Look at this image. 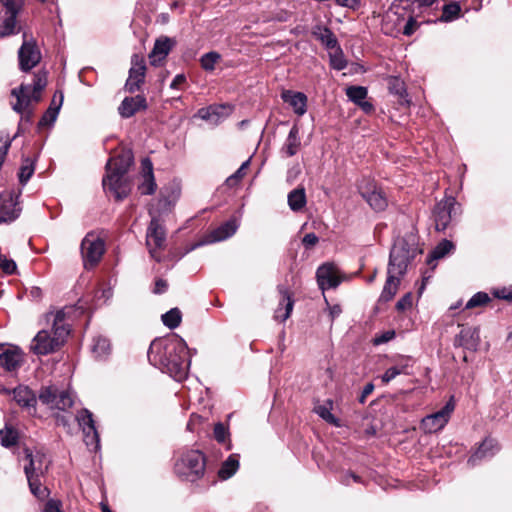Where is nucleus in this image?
I'll use <instances>...</instances> for the list:
<instances>
[{"label":"nucleus","instance_id":"1","mask_svg":"<svg viewBox=\"0 0 512 512\" xmlns=\"http://www.w3.org/2000/svg\"><path fill=\"white\" fill-rule=\"evenodd\" d=\"M151 364L168 373L177 381L186 378L190 367L189 350L185 341L176 334L155 339L148 350Z\"/></svg>","mask_w":512,"mask_h":512},{"label":"nucleus","instance_id":"2","mask_svg":"<svg viewBox=\"0 0 512 512\" xmlns=\"http://www.w3.org/2000/svg\"><path fill=\"white\" fill-rule=\"evenodd\" d=\"M47 321L52 323V327L40 330L30 345V350L36 355H47L59 350L70 333L65 310L47 314Z\"/></svg>","mask_w":512,"mask_h":512},{"label":"nucleus","instance_id":"3","mask_svg":"<svg viewBox=\"0 0 512 512\" xmlns=\"http://www.w3.org/2000/svg\"><path fill=\"white\" fill-rule=\"evenodd\" d=\"M132 163L133 154L127 150L111 158L106 165L107 174L103 178V187L117 200L126 198L131 191V184L125 178V174Z\"/></svg>","mask_w":512,"mask_h":512},{"label":"nucleus","instance_id":"4","mask_svg":"<svg viewBox=\"0 0 512 512\" xmlns=\"http://www.w3.org/2000/svg\"><path fill=\"white\" fill-rule=\"evenodd\" d=\"M415 234L408 233L395 240L390 252L389 265L394 270L406 272L409 263L421 253Z\"/></svg>","mask_w":512,"mask_h":512},{"label":"nucleus","instance_id":"5","mask_svg":"<svg viewBox=\"0 0 512 512\" xmlns=\"http://www.w3.org/2000/svg\"><path fill=\"white\" fill-rule=\"evenodd\" d=\"M206 461L202 452L190 450L181 455L175 463V472L189 481H195L205 472Z\"/></svg>","mask_w":512,"mask_h":512},{"label":"nucleus","instance_id":"6","mask_svg":"<svg viewBox=\"0 0 512 512\" xmlns=\"http://www.w3.org/2000/svg\"><path fill=\"white\" fill-rule=\"evenodd\" d=\"M47 85L46 73H38L34 77L33 86L21 85L19 89L12 90V95L17 98L13 109L17 112L26 110L32 102L37 103L41 98V92Z\"/></svg>","mask_w":512,"mask_h":512},{"label":"nucleus","instance_id":"7","mask_svg":"<svg viewBox=\"0 0 512 512\" xmlns=\"http://www.w3.org/2000/svg\"><path fill=\"white\" fill-rule=\"evenodd\" d=\"M104 252L105 243L103 239L94 233H88L81 242V255L86 269L95 267Z\"/></svg>","mask_w":512,"mask_h":512},{"label":"nucleus","instance_id":"8","mask_svg":"<svg viewBox=\"0 0 512 512\" xmlns=\"http://www.w3.org/2000/svg\"><path fill=\"white\" fill-rule=\"evenodd\" d=\"M39 400L51 409L65 411L72 407L73 399L71 394L65 390H59L51 385L43 387L39 393Z\"/></svg>","mask_w":512,"mask_h":512},{"label":"nucleus","instance_id":"9","mask_svg":"<svg viewBox=\"0 0 512 512\" xmlns=\"http://www.w3.org/2000/svg\"><path fill=\"white\" fill-rule=\"evenodd\" d=\"M146 245L152 258L160 261V253L166 245V232L159 220L155 217L147 228Z\"/></svg>","mask_w":512,"mask_h":512},{"label":"nucleus","instance_id":"10","mask_svg":"<svg viewBox=\"0 0 512 512\" xmlns=\"http://www.w3.org/2000/svg\"><path fill=\"white\" fill-rule=\"evenodd\" d=\"M454 409L455 402L454 398L451 397L441 410L422 419L421 429L425 433H435L441 430L448 423Z\"/></svg>","mask_w":512,"mask_h":512},{"label":"nucleus","instance_id":"11","mask_svg":"<svg viewBox=\"0 0 512 512\" xmlns=\"http://www.w3.org/2000/svg\"><path fill=\"white\" fill-rule=\"evenodd\" d=\"M458 207L454 197H446L436 204L433 215L437 231H444L448 227L453 217L456 216Z\"/></svg>","mask_w":512,"mask_h":512},{"label":"nucleus","instance_id":"12","mask_svg":"<svg viewBox=\"0 0 512 512\" xmlns=\"http://www.w3.org/2000/svg\"><path fill=\"white\" fill-rule=\"evenodd\" d=\"M18 198L19 194L11 190H4L0 193V223H10L19 217L21 207Z\"/></svg>","mask_w":512,"mask_h":512},{"label":"nucleus","instance_id":"13","mask_svg":"<svg viewBox=\"0 0 512 512\" xmlns=\"http://www.w3.org/2000/svg\"><path fill=\"white\" fill-rule=\"evenodd\" d=\"M76 420L83 431L86 445L97 450L99 448V435L92 413L87 409H82L77 413Z\"/></svg>","mask_w":512,"mask_h":512},{"label":"nucleus","instance_id":"14","mask_svg":"<svg viewBox=\"0 0 512 512\" xmlns=\"http://www.w3.org/2000/svg\"><path fill=\"white\" fill-rule=\"evenodd\" d=\"M316 279L322 291L338 287L343 277L333 263H324L316 271Z\"/></svg>","mask_w":512,"mask_h":512},{"label":"nucleus","instance_id":"15","mask_svg":"<svg viewBox=\"0 0 512 512\" xmlns=\"http://www.w3.org/2000/svg\"><path fill=\"white\" fill-rule=\"evenodd\" d=\"M131 68L129 76L125 84L128 92L134 93L140 89L141 84L144 83L146 75V64L142 56L134 54L131 59Z\"/></svg>","mask_w":512,"mask_h":512},{"label":"nucleus","instance_id":"16","mask_svg":"<svg viewBox=\"0 0 512 512\" xmlns=\"http://www.w3.org/2000/svg\"><path fill=\"white\" fill-rule=\"evenodd\" d=\"M18 58L20 69L28 72L38 65L41 60V53L34 42L24 41L18 51Z\"/></svg>","mask_w":512,"mask_h":512},{"label":"nucleus","instance_id":"17","mask_svg":"<svg viewBox=\"0 0 512 512\" xmlns=\"http://www.w3.org/2000/svg\"><path fill=\"white\" fill-rule=\"evenodd\" d=\"M176 40L168 36H160L155 40L154 47L148 57L152 66H159L165 61L171 50L175 47Z\"/></svg>","mask_w":512,"mask_h":512},{"label":"nucleus","instance_id":"18","mask_svg":"<svg viewBox=\"0 0 512 512\" xmlns=\"http://www.w3.org/2000/svg\"><path fill=\"white\" fill-rule=\"evenodd\" d=\"M156 188L153 164L149 158H144L141 161L138 190L142 195H151L156 191Z\"/></svg>","mask_w":512,"mask_h":512},{"label":"nucleus","instance_id":"19","mask_svg":"<svg viewBox=\"0 0 512 512\" xmlns=\"http://www.w3.org/2000/svg\"><path fill=\"white\" fill-rule=\"evenodd\" d=\"M394 364L389 367L381 376V381L388 384L399 375H409L413 366V359L410 356L399 355L393 359Z\"/></svg>","mask_w":512,"mask_h":512},{"label":"nucleus","instance_id":"20","mask_svg":"<svg viewBox=\"0 0 512 512\" xmlns=\"http://www.w3.org/2000/svg\"><path fill=\"white\" fill-rule=\"evenodd\" d=\"M277 290L281 296L278 307L275 309L274 318L280 322L286 321L293 310L294 300L292 293L283 285H278Z\"/></svg>","mask_w":512,"mask_h":512},{"label":"nucleus","instance_id":"21","mask_svg":"<svg viewBox=\"0 0 512 512\" xmlns=\"http://www.w3.org/2000/svg\"><path fill=\"white\" fill-rule=\"evenodd\" d=\"M359 191L372 209L376 211H383L387 207V199L384 193L376 186L360 185Z\"/></svg>","mask_w":512,"mask_h":512},{"label":"nucleus","instance_id":"22","mask_svg":"<svg viewBox=\"0 0 512 512\" xmlns=\"http://www.w3.org/2000/svg\"><path fill=\"white\" fill-rule=\"evenodd\" d=\"M231 112L232 106L221 104L201 108L198 110L197 115L201 119L216 125L227 118Z\"/></svg>","mask_w":512,"mask_h":512},{"label":"nucleus","instance_id":"23","mask_svg":"<svg viewBox=\"0 0 512 512\" xmlns=\"http://www.w3.org/2000/svg\"><path fill=\"white\" fill-rule=\"evenodd\" d=\"M147 109L146 98L142 95L126 97L118 107V112L123 118H130L139 111Z\"/></svg>","mask_w":512,"mask_h":512},{"label":"nucleus","instance_id":"24","mask_svg":"<svg viewBox=\"0 0 512 512\" xmlns=\"http://www.w3.org/2000/svg\"><path fill=\"white\" fill-rule=\"evenodd\" d=\"M23 362L21 350L15 346H10L0 352V367L6 371H16Z\"/></svg>","mask_w":512,"mask_h":512},{"label":"nucleus","instance_id":"25","mask_svg":"<svg viewBox=\"0 0 512 512\" xmlns=\"http://www.w3.org/2000/svg\"><path fill=\"white\" fill-rule=\"evenodd\" d=\"M480 343L479 329L476 327H464L455 337V345L468 350H477Z\"/></svg>","mask_w":512,"mask_h":512},{"label":"nucleus","instance_id":"26","mask_svg":"<svg viewBox=\"0 0 512 512\" xmlns=\"http://www.w3.org/2000/svg\"><path fill=\"white\" fill-rule=\"evenodd\" d=\"M25 453L26 458L29 461V463L24 467L26 477H40L44 475L47 470V465L44 464L45 455L40 452L33 454L29 449H26Z\"/></svg>","mask_w":512,"mask_h":512},{"label":"nucleus","instance_id":"27","mask_svg":"<svg viewBox=\"0 0 512 512\" xmlns=\"http://www.w3.org/2000/svg\"><path fill=\"white\" fill-rule=\"evenodd\" d=\"M282 100L289 104L294 113L302 116L307 111V96L302 92L284 90L281 94Z\"/></svg>","mask_w":512,"mask_h":512},{"label":"nucleus","instance_id":"28","mask_svg":"<svg viewBox=\"0 0 512 512\" xmlns=\"http://www.w3.org/2000/svg\"><path fill=\"white\" fill-rule=\"evenodd\" d=\"M404 273L398 270L392 272L391 267H388L387 280L379 297V302H388L394 298L400 284V276Z\"/></svg>","mask_w":512,"mask_h":512},{"label":"nucleus","instance_id":"29","mask_svg":"<svg viewBox=\"0 0 512 512\" xmlns=\"http://www.w3.org/2000/svg\"><path fill=\"white\" fill-rule=\"evenodd\" d=\"M499 450L496 440L486 438L477 449V451L469 458L468 464L475 466L477 462L483 458L493 456Z\"/></svg>","mask_w":512,"mask_h":512},{"label":"nucleus","instance_id":"30","mask_svg":"<svg viewBox=\"0 0 512 512\" xmlns=\"http://www.w3.org/2000/svg\"><path fill=\"white\" fill-rule=\"evenodd\" d=\"M404 18L395 11H388L383 17L382 30L387 35H396L403 29Z\"/></svg>","mask_w":512,"mask_h":512},{"label":"nucleus","instance_id":"31","mask_svg":"<svg viewBox=\"0 0 512 512\" xmlns=\"http://www.w3.org/2000/svg\"><path fill=\"white\" fill-rule=\"evenodd\" d=\"M300 146L301 141L299 137V128L294 125L291 128L288 137L281 148V153L285 157H292L298 152Z\"/></svg>","mask_w":512,"mask_h":512},{"label":"nucleus","instance_id":"32","mask_svg":"<svg viewBox=\"0 0 512 512\" xmlns=\"http://www.w3.org/2000/svg\"><path fill=\"white\" fill-rule=\"evenodd\" d=\"M237 228L238 224L236 220H229L211 232L209 242L223 241L235 234Z\"/></svg>","mask_w":512,"mask_h":512},{"label":"nucleus","instance_id":"33","mask_svg":"<svg viewBox=\"0 0 512 512\" xmlns=\"http://www.w3.org/2000/svg\"><path fill=\"white\" fill-rule=\"evenodd\" d=\"M13 398L20 406L25 408H34L37 401L32 390L21 385L13 390Z\"/></svg>","mask_w":512,"mask_h":512},{"label":"nucleus","instance_id":"34","mask_svg":"<svg viewBox=\"0 0 512 512\" xmlns=\"http://www.w3.org/2000/svg\"><path fill=\"white\" fill-rule=\"evenodd\" d=\"M312 35L318 41H320L321 44L323 46H325V48L327 50H329L331 48H335V46L338 45V41H337L335 35L333 34V32L325 26H321V25L315 26L312 30Z\"/></svg>","mask_w":512,"mask_h":512},{"label":"nucleus","instance_id":"35","mask_svg":"<svg viewBox=\"0 0 512 512\" xmlns=\"http://www.w3.org/2000/svg\"><path fill=\"white\" fill-rule=\"evenodd\" d=\"M239 468V455L231 454L221 465L218 476L222 480H227L232 477Z\"/></svg>","mask_w":512,"mask_h":512},{"label":"nucleus","instance_id":"36","mask_svg":"<svg viewBox=\"0 0 512 512\" xmlns=\"http://www.w3.org/2000/svg\"><path fill=\"white\" fill-rule=\"evenodd\" d=\"M306 193L304 188H296L288 194V205L292 211L298 212L306 205Z\"/></svg>","mask_w":512,"mask_h":512},{"label":"nucleus","instance_id":"37","mask_svg":"<svg viewBox=\"0 0 512 512\" xmlns=\"http://www.w3.org/2000/svg\"><path fill=\"white\" fill-rule=\"evenodd\" d=\"M7 17L0 25V37H6L18 32L16 17L18 13L6 12Z\"/></svg>","mask_w":512,"mask_h":512},{"label":"nucleus","instance_id":"38","mask_svg":"<svg viewBox=\"0 0 512 512\" xmlns=\"http://www.w3.org/2000/svg\"><path fill=\"white\" fill-rule=\"evenodd\" d=\"M330 64L336 70H343L347 66L344 54L339 45L329 49Z\"/></svg>","mask_w":512,"mask_h":512},{"label":"nucleus","instance_id":"39","mask_svg":"<svg viewBox=\"0 0 512 512\" xmlns=\"http://www.w3.org/2000/svg\"><path fill=\"white\" fill-rule=\"evenodd\" d=\"M333 402L327 400L324 404L315 407V412L326 422L337 425V418L331 413Z\"/></svg>","mask_w":512,"mask_h":512},{"label":"nucleus","instance_id":"40","mask_svg":"<svg viewBox=\"0 0 512 512\" xmlns=\"http://www.w3.org/2000/svg\"><path fill=\"white\" fill-rule=\"evenodd\" d=\"M30 491L38 499H44L48 496V489L43 487L40 481V477L30 476L27 477Z\"/></svg>","mask_w":512,"mask_h":512},{"label":"nucleus","instance_id":"41","mask_svg":"<svg viewBox=\"0 0 512 512\" xmlns=\"http://www.w3.org/2000/svg\"><path fill=\"white\" fill-rule=\"evenodd\" d=\"M92 352L97 358L107 355L110 352V343L108 339L102 336L94 338Z\"/></svg>","mask_w":512,"mask_h":512},{"label":"nucleus","instance_id":"42","mask_svg":"<svg viewBox=\"0 0 512 512\" xmlns=\"http://www.w3.org/2000/svg\"><path fill=\"white\" fill-rule=\"evenodd\" d=\"M18 433L15 429L6 427L0 430V443L3 447L9 448L16 445Z\"/></svg>","mask_w":512,"mask_h":512},{"label":"nucleus","instance_id":"43","mask_svg":"<svg viewBox=\"0 0 512 512\" xmlns=\"http://www.w3.org/2000/svg\"><path fill=\"white\" fill-rule=\"evenodd\" d=\"M35 170L34 162L30 158H25L22 161L18 177L21 184H26L31 178Z\"/></svg>","mask_w":512,"mask_h":512},{"label":"nucleus","instance_id":"44","mask_svg":"<svg viewBox=\"0 0 512 512\" xmlns=\"http://www.w3.org/2000/svg\"><path fill=\"white\" fill-rule=\"evenodd\" d=\"M162 321L170 329L178 327L181 322V311L178 308H172L162 315Z\"/></svg>","mask_w":512,"mask_h":512},{"label":"nucleus","instance_id":"45","mask_svg":"<svg viewBox=\"0 0 512 512\" xmlns=\"http://www.w3.org/2000/svg\"><path fill=\"white\" fill-rule=\"evenodd\" d=\"M454 248V245L449 240L441 241L432 251L430 261L438 260L445 257L448 253H450Z\"/></svg>","mask_w":512,"mask_h":512},{"label":"nucleus","instance_id":"46","mask_svg":"<svg viewBox=\"0 0 512 512\" xmlns=\"http://www.w3.org/2000/svg\"><path fill=\"white\" fill-rule=\"evenodd\" d=\"M220 59L221 55L218 52L212 51L201 56L200 64L205 71H213Z\"/></svg>","mask_w":512,"mask_h":512},{"label":"nucleus","instance_id":"47","mask_svg":"<svg viewBox=\"0 0 512 512\" xmlns=\"http://www.w3.org/2000/svg\"><path fill=\"white\" fill-rule=\"evenodd\" d=\"M461 8L457 3H451L443 6L442 15L439 18L442 22H450L458 18Z\"/></svg>","mask_w":512,"mask_h":512},{"label":"nucleus","instance_id":"48","mask_svg":"<svg viewBox=\"0 0 512 512\" xmlns=\"http://www.w3.org/2000/svg\"><path fill=\"white\" fill-rule=\"evenodd\" d=\"M346 95L351 101L358 104L367 97V89L362 86H350L346 89Z\"/></svg>","mask_w":512,"mask_h":512},{"label":"nucleus","instance_id":"49","mask_svg":"<svg viewBox=\"0 0 512 512\" xmlns=\"http://www.w3.org/2000/svg\"><path fill=\"white\" fill-rule=\"evenodd\" d=\"M62 95L60 96V102H59V105L58 106H50L48 108V110L44 113V115L42 116L41 120L39 121V125L40 126H48V125H51L55 122L56 118H57V115H58V112H59V107L62 103Z\"/></svg>","mask_w":512,"mask_h":512},{"label":"nucleus","instance_id":"50","mask_svg":"<svg viewBox=\"0 0 512 512\" xmlns=\"http://www.w3.org/2000/svg\"><path fill=\"white\" fill-rule=\"evenodd\" d=\"M489 301H490V298L487 293L478 292L470 298V300L466 304V308L470 309V308L482 306V305L487 304Z\"/></svg>","mask_w":512,"mask_h":512},{"label":"nucleus","instance_id":"51","mask_svg":"<svg viewBox=\"0 0 512 512\" xmlns=\"http://www.w3.org/2000/svg\"><path fill=\"white\" fill-rule=\"evenodd\" d=\"M214 438L219 443H224L229 437V430L223 423H216L213 430Z\"/></svg>","mask_w":512,"mask_h":512},{"label":"nucleus","instance_id":"52","mask_svg":"<svg viewBox=\"0 0 512 512\" xmlns=\"http://www.w3.org/2000/svg\"><path fill=\"white\" fill-rule=\"evenodd\" d=\"M17 269L16 263L12 259H8L5 255L0 254V270L5 274H13Z\"/></svg>","mask_w":512,"mask_h":512},{"label":"nucleus","instance_id":"53","mask_svg":"<svg viewBox=\"0 0 512 512\" xmlns=\"http://www.w3.org/2000/svg\"><path fill=\"white\" fill-rule=\"evenodd\" d=\"M6 12L19 13L22 9L24 0H0Z\"/></svg>","mask_w":512,"mask_h":512},{"label":"nucleus","instance_id":"54","mask_svg":"<svg viewBox=\"0 0 512 512\" xmlns=\"http://www.w3.org/2000/svg\"><path fill=\"white\" fill-rule=\"evenodd\" d=\"M417 28V21L412 16H409L407 21L403 24L402 33L406 36H410L416 31Z\"/></svg>","mask_w":512,"mask_h":512},{"label":"nucleus","instance_id":"55","mask_svg":"<svg viewBox=\"0 0 512 512\" xmlns=\"http://www.w3.org/2000/svg\"><path fill=\"white\" fill-rule=\"evenodd\" d=\"M395 337V331L393 330H388V331H385L383 332L382 334L380 335H377L374 340H373V343L375 345H381V344H384V343H387L389 342L390 340H392L393 338Z\"/></svg>","mask_w":512,"mask_h":512},{"label":"nucleus","instance_id":"56","mask_svg":"<svg viewBox=\"0 0 512 512\" xmlns=\"http://www.w3.org/2000/svg\"><path fill=\"white\" fill-rule=\"evenodd\" d=\"M43 512H62V502L56 499H50L46 502Z\"/></svg>","mask_w":512,"mask_h":512},{"label":"nucleus","instance_id":"57","mask_svg":"<svg viewBox=\"0 0 512 512\" xmlns=\"http://www.w3.org/2000/svg\"><path fill=\"white\" fill-rule=\"evenodd\" d=\"M493 295L498 299L512 301V289L510 288H497L493 291Z\"/></svg>","mask_w":512,"mask_h":512},{"label":"nucleus","instance_id":"58","mask_svg":"<svg viewBox=\"0 0 512 512\" xmlns=\"http://www.w3.org/2000/svg\"><path fill=\"white\" fill-rule=\"evenodd\" d=\"M318 241L319 238L314 233H308L302 239V243L306 249L314 247L318 243Z\"/></svg>","mask_w":512,"mask_h":512},{"label":"nucleus","instance_id":"59","mask_svg":"<svg viewBox=\"0 0 512 512\" xmlns=\"http://www.w3.org/2000/svg\"><path fill=\"white\" fill-rule=\"evenodd\" d=\"M412 306V296L410 293L403 296L396 304L398 310H405Z\"/></svg>","mask_w":512,"mask_h":512},{"label":"nucleus","instance_id":"60","mask_svg":"<svg viewBox=\"0 0 512 512\" xmlns=\"http://www.w3.org/2000/svg\"><path fill=\"white\" fill-rule=\"evenodd\" d=\"M167 288H168L167 281L159 278L155 281L153 292L155 294H162L167 290Z\"/></svg>","mask_w":512,"mask_h":512},{"label":"nucleus","instance_id":"61","mask_svg":"<svg viewBox=\"0 0 512 512\" xmlns=\"http://www.w3.org/2000/svg\"><path fill=\"white\" fill-rule=\"evenodd\" d=\"M186 82V77L184 74H178L174 77L173 81L170 84L171 89H181L182 86Z\"/></svg>","mask_w":512,"mask_h":512},{"label":"nucleus","instance_id":"62","mask_svg":"<svg viewBox=\"0 0 512 512\" xmlns=\"http://www.w3.org/2000/svg\"><path fill=\"white\" fill-rule=\"evenodd\" d=\"M336 4L350 9H357L360 5L359 0H335Z\"/></svg>","mask_w":512,"mask_h":512},{"label":"nucleus","instance_id":"63","mask_svg":"<svg viewBox=\"0 0 512 512\" xmlns=\"http://www.w3.org/2000/svg\"><path fill=\"white\" fill-rule=\"evenodd\" d=\"M374 390V385L372 383H368L364 386L361 397L359 401L361 403H364L367 396H369Z\"/></svg>","mask_w":512,"mask_h":512},{"label":"nucleus","instance_id":"64","mask_svg":"<svg viewBox=\"0 0 512 512\" xmlns=\"http://www.w3.org/2000/svg\"><path fill=\"white\" fill-rule=\"evenodd\" d=\"M249 163L250 161L247 160L245 162L242 163V165L239 167V169L233 174L237 179L241 180L244 175H245V171L246 169L248 168L249 166Z\"/></svg>","mask_w":512,"mask_h":512}]
</instances>
